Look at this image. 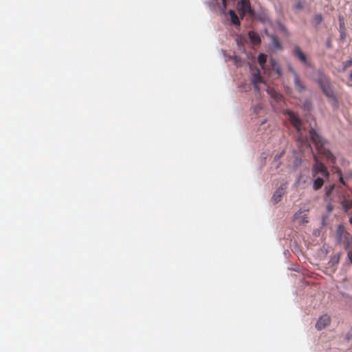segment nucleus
<instances>
[{"label": "nucleus", "instance_id": "obj_6", "mask_svg": "<svg viewBox=\"0 0 352 352\" xmlns=\"http://www.w3.org/2000/svg\"><path fill=\"white\" fill-rule=\"evenodd\" d=\"M287 188V183L282 184L280 187L274 192L272 200L274 204L278 203L283 195L285 193V190Z\"/></svg>", "mask_w": 352, "mask_h": 352}, {"label": "nucleus", "instance_id": "obj_32", "mask_svg": "<svg viewBox=\"0 0 352 352\" xmlns=\"http://www.w3.org/2000/svg\"><path fill=\"white\" fill-rule=\"evenodd\" d=\"M349 223H350L351 224H352V217H350V219H349Z\"/></svg>", "mask_w": 352, "mask_h": 352}, {"label": "nucleus", "instance_id": "obj_19", "mask_svg": "<svg viewBox=\"0 0 352 352\" xmlns=\"http://www.w3.org/2000/svg\"><path fill=\"white\" fill-rule=\"evenodd\" d=\"M340 255L339 254H335L333 256L331 257V258L329 261V263H331V265L332 266L336 265L338 264V263L340 261Z\"/></svg>", "mask_w": 352, "mask_h": 352}, {"label": "nucleus", "instance_id": "obj_22", "mask_svg": "<svg viewBox=\"0 0 352 352\" xmlns=\"http://www.w3.org/2000/svg\"><path fill=\"white\" fill-rule=\"evenodd\" d=\"M263 109V104L259 103L253 107L254 113L258 114Z\"/></svg>", "mask_w": 352, "mask_h": 352}, {"label": "nucleus", "instance_id": "obj_2", "mask_svg": "<svg viewBox=\"0 0 352 352\" xmlns=\"http://www.w3.org/2000/svg\"><path fill=\"white\" fill-rule=\"evenodd\" d=\"M309 135L311 142L315 145L316 148L320 153L324 155L329 159L333 157V154L329 151H327L324 148V140L316 132L314 129L311 128L310 129Z\"/></svg>", "mask_w": 352, "mask_h": 352}, {"label": "nucleus", "instance_id": "obj_18", "mask_svg": "<svg viewBox=\"0 0 352 352\" xmlns=\"http://www.w3.org/2000/svg\"><path fill=\"white\" fill-rule=\"evenodd\" d=\"M342 206L346 212H349L352 208V200L344 199L342 201Z\"/></svg>", "mask_w": 352, "mask_h": 352}, {"label": "nucleus", "instance_id": "obj_8", "mask_svg": "<svg viewBox=\"0 0 352 352\" xmlns=\"http://www.w3.org/2000/svg\"><path fill=\"white\" fill-rule=\"evenodd\" d=\"M330 322H331V318L328 315H327V314L322 315V316H320L318 318V320L316 324V328L318 330H322V329H324L327 326H328L330 324Z\"/></svg>", "mask_w": 352, "mask_h": 352}, {"label": "nucleus", "instance_id": "obj_9", "mask_svg": "<svg viewBox=\"0 0 352 352\" xmlns=\"http://www.w3.org/2000/svg\"><path fill=\"white\" fill-rule=\"evenodd\" d=\"M307 212H308V210L303 209V208H300L297 212L295 213L294 217L295 219H301L300 223H308L309 221H308Z\"/></svg>", "mask_w": 352, "mask_h": 352}, {"label": "nucleus", "instance_id": "obj_20", "mask_svg": "<svg viewBox=\"0 0 352 352\" xmlns=\"http://www.w3.org/2000/svg\"><path fill=\"white\" fill-rule=\"evenodd\" d=\"M322 16L320 14H316L314 17V23L316 26L319 25L322 21Z\"/></svg>", "mask_w": 352, "mask_h": 352}, {"label": "nucleus", "instance_id": "obj_33", "mask_svg": "<svg viewBox=\"0 0 352 352\" xmlns=\"http://www.w3.org/2000/svg\"><path fill=\"white\" fill-rule=\"evenodd\" d=\"M223 3L226 4V0H222Z\"/></svg>", "mask_w": 352, "mask_h": 352}, {"label": "nucleus", "instance_id": "obj_13", "mask_svg": "<svg viewBox=\"0 0 352 352\" xmlns=\"http://www.w3.org/2000/svg\"><path fill=\"white\" fill-rule=\"evenodd\" d=\"M294 86L296 90L299 92H302L306 89V87L300 80L299 75H296V76H294Z\"/></svg>", "mask_w": 352, "mask_h": 352}, {"label": "nucleus", "instance_id": "obj_23", "mask_svg": "<svg viewBox=\"0 0 352 352\" xmlns=\"http://www.w3.org/2000/svg\"><path fill=\"white\" fill-rule=\"evenodd\" d=\"M304 8L303 2L300 0L298 1L295 5V9L302 10Z\"/></svg>", "mask_w": 352, "mask_h": 352}, {"label": "nucleus", "instance_id": "obj_28", "mask_svg": "<svg viewBox=\"0 0 352 352\" xmlns=\"http://www.w3.org/2000/svg\"><path fill=\"white\" fill-rule=\"evenodd\" d=\"M347 255L350 263H352V250H349Z\"/></svg>", "mask_w": 352, "mask_h": 352}, {"label": "nucleus", "instance_id": "obj_24", "mask_svg": "<svg viewBox=\"0 0 352 352\" xmlns=\"http://www.w3.org/2000/svg\"><path fill=\"white\" fill-rule=\"evenodd\" d=\"M346 84H347V85L352 87V71L351 72V73L349 74V78L346 81Z\"/></svg>", "mask_w": 352, "mask_h": 352}, {"label": "nucleus", "instance_id": "obj_14", "mask_svg": "<svg viewBox=\"0 0 352 352\" xmlns=\"http://www.w3.org/2000/svg\"><path fill=\"white\" fill-rule=\"evenodd\" d=\"M249 38L251 43L254 45H258L261 43V38L258 33L250 31L248 33Z\"/></svg>", "mask_w": 352, "mask_h": 352}, {"label": "nucleus", "instance_id": "obj_4", "mask_svg": "<svg viewBox=\"0 0 352 352\" xmlns=\"http://www.w3.org/2000/svg\"><path fill=\"white\" fill-rule=\"evenodd\" d=\"M237 9L242 16L245 14H250V16H254V14L251 8L250 0H240L237 3Z\"/></svg>", "mask_w": 352, "mask_h": 352}, {"label": "nucleus", "instance_id": "obj_7", "mask_svg": "<svg viewBox=\"0 0 352 352\" xmlns=\"http://www.w3.org/2000/svg\"><path fill=\"white\" fill-rule=\"evenodd\" d=\"M293 54L299 59V60L307 66H309L310 63L307 56L303 53L298 46L294 47Z\"/></svg>", "mask_w": 352, "mask_h": 352}, {"label": "nucleus", "instance_id": "obj_21", "mask_svg": "<svg viewBox=\"0 0 352 352\" xmlns=\"http://www.w3.org/2000/svg\"><path fill=\"white\" fill-rule=\"evenodd\" d=\"M342 65H343L342 70L346 71L349 67L352 66V58H350L349 60L344 62Z\"/></svg>", "mask_w": 352, "mask_h": 352}, {"label": "nucleus", "instance_id": "obj_17", "mask_svg": "<svg viewBox=\"0 0 352 352\" xmlns=\"http://www.w3.org/2000/svg\"><path fill=\"white\" fill-rule=\"evenodd\" d=\"M267 62V55L264 54H260L258 56V63L261 67L265 70V63Z\"/></svg>", "mask_w": 352, "mask_h": 352}, {"label": "nucleus", "instance_id": "obj_26", "mask_svg": "<svg viewBox=\"0 0 352 352\" xmlns=\"http://www.w3.org/2000/svg\"><path fill=\"white\" fill-rule=\"evenodd\" d=\"M274 46L276 48H280L281 47L280 42L277 39H276V38L274 39Z\"/></svg>", "mask_w": 352, "mask_h": 352}, {"label": "nucleus", "instance_id": "obj_16", "mask_svg": "<svg viewBox=\"0 0 352 352\" xmlns=\"http://www.w3.org/2000/svg\"><path fill=\"white\" fill-rule=\"evenodd\" d=\"M229 14L230 16L231 22L235 25H239L240 21L235 12L232 10H230L229 11Z\"/></svg>", "mask_w": 352, "mask_h": 352}, {"label": "nucleus", "instance_id": "obj_1", "mask_svg": "<svg viewBox=\"0 0 352 352\" xmlns=\"http://www.w3.org/2000/svg\"><path fill=\"white\" fill-rule=\"evenodd\" d=\"M317 82L326 97L337 104L338 100L329 79L325 76H321L318 78Z\"/></svg>", "mask_w": 352, "mask_h": 352}, {"label": "nucleus", "instance_id": "obj_11", "mask_svg": "<svg viewBox=\"0 0 352 352\" xmlns=\"http://www.w3.org/2000/svg\"><path fill=\"white\" fill-rule=\"evenodd\" d=\"M267 91L268 94L276 101V102H280L283 100V96L277 92L274 88L272 87H267Z\"/></svg>", "mask_w": 352, "mask_h": 352}, {"label": "nucleus", "instance_id": "obj_29", "mask_svg": "<svg viewBox=\"0 0 352 352\" xmlns=\"http://www.w3.org/2000/svg\"><path fill=\"white\" fill-rule=\"evenodd\" d=\"M339 21H340V28L341 29L344 28L343 18L341 19V17H340Z\"/></svg>", "mask_w": 352, "mask_h": 352}, {"label": "nucleus", "instance_id": "obj_3", "mask_svg": "<svg viewBox=\"0 0 352 352\" xmlns=\"http://www.w3.org/2000/svg\"><path fill=\"white\" fill-rule=\"evenodd\" d=\"M316 163L313 165L312 167V177H316L317 175L321 174L325 178H328L329 177V173L328 172L326 166L320 162H318L315 157Z\"/></svg>", "mask_w": 352, "mask_h": 352}, {"label": "nucleus", "instance_id": "obj_30", "mask_svg": "<svg viewBox=\"0 0 352 352\" xmlns=\"http://www.w3.org/2000/svg\"><path fill=\"white\" fill-rule=\"evenodd\" d=\"M281 155H282V154H280V155H276V156H275V159H276V160L279 159V158L281 157Z\"/></svg>", "mask_w": 352, "mask_h": 352}, {"label": "nucleus", "instance_id": "obj_12", "mask_svg": "<svg viewBox=\"0 0 352 352\" xmlns=\"http://www.w3.org/2000/svg\"><path fill=\"white\" fill-rule=\"evenodd\" d=\"M270 64L272 69L276 73L278 76H280L282 75V69L280 64L274 58L270 59Z\"/></svg>", "mask_w": 352, "mask_h": 352}, {"label": "nucleus", "instance_id": "obj_25", "mask_svg": "<svg viewBox=\"0 0 352 352\" xmlns=\"http://www.w3.org/2000/svg\"><path fill=\"white\" fill-rule=\"evenodd\" d=\"M289 69L293 74L294 76H296V75H298L292 65H289Z\"/></svg>", "mask_w": 352, "mask_h": 352}, {"label": "nucleus", "instance_id": "obj_15", "mask_svg": "<svg viewBox=\"0 0 352 352\" xmlns=\"http://www.w3.org/2000/svg\"><path fill=\"white\" fill-rule=\"evenodd\" d=\"M324 184V179L322 177H317L313 182V188L318 190L322 188Z\"/></svg>", "mask_w": 352, "mask_h": 352}, {"label": "nucleus", "instance_id": "obj_27", "mask_svg": "<svg viewBox=\"0 0 352 352\" xmlns=\"http://www.w3.org/2000/svg\"><path fill=\"white\" fill-rule=\"evenodd\" d=\"M338 174H339V175H340V179H339L340 182V183H342V184H344V179H343V177H342V172H341V170H338Z\"/></svg>", "mask_w": 352, "mask_h": 352}, {"label": "nucleus", "instance_id": "obj_5", "mask_svg": "<svg viewBox=\"0 0 352 352\" xmlns=\"http://www.w3.org/2000/svg\"><path fill=\"white\" fill-rule=\"evenodd\" d=\"M285 114L288 116V118L293 126L298 131H300V126L302 125V122L300 119L298 118L297 114L293 111L287 110L285 112Z\"/></svg>", "mask_w": 352, "mask_h": 352}, {"label": "nucleus", "instance_id": "obj_31", "mask_svg": "<svg viewBox=\"0 0 352 352\" xmlns=\"http://www.w3.org/2000/svg\"><path fill=\"white\" fill-rule=\"evenodd\" d=\"M344 36H345V34H344V32H341V37H342V38H344Z\"/></svg>", "mask_w": 352, "mask_h": 352}, {"label": "nucleus", "instance_id": "obj_10", "mask_svg": "<svg viewBox=\"0 0 352 352\" xmlns=\"http://www.w3.org/2000/svg\"><path fill=\"white\" fill-rule=\"evenodd\" d=\"M251 80L254 84V87L256 91H259V87L258 84L263 82L262 76H261V73L259 70H256L252 75Z\"/></svg>", "mask_w": 352, "mask_h": 352}]
</instances>
